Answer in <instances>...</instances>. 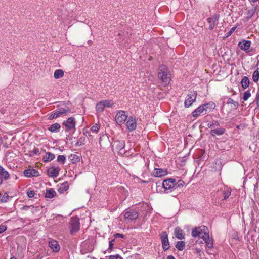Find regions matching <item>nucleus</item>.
I'll return each mask as SVG.
<instances>
[{
  "instance_id": "f257e3e1",
  "label": "nucleus",
  "mask_w": 259,
  "mask_h": 259,
  "mask_svg": "<svg viewBox=\"0 0 259 259\" xmlns=\"http://www.w3.org/2000/svg\"><path fill=\"white\" fill-rule=\"evenodd\" d=\"M158 77L165 83L167 84L170 81L171 75L167 67L165 65H161L158 70Z\"/></svg>"
},
{
  "instance_id": "f03ea898",
  "label": "nucleus",
  "mask_w": 259,
  "mask_h": 259,
  "mask_svg": "<svg viewBox=\"0 0 259 259\" xmlns=\"http://www.w3.org/2000/svg\"><path fill=\"white\" fill-rule=\"evenodd\" d=\"M175 179L173 178H169L166 180H164L162 183V188L163 189V191L159 189L158 190V187H160V185H158V183H157V191H161L164 193H169L172 192L173 190H175Z\"/></svg>"
},
{
  "instance_id": "7ed1b4c3",
  "label": "nucleus",
  "mask_w": 259,
  "mask_h": 259,
  "mask_svg": "<svg viewBox=\"0 0 259 259\" xmlns=\"http://www.w3.org/2000/svg\"><path fill=\"white\" fill-rule=\"evenodd\" d=\"M80 224L79 219L77 217H73L70 218L68 228L70 234L74 235L80 229Z\"/></svg>"
},
{
  "instance_id": "20e7f679",
  "label": "nucleus",
  "mask_w": 259,
  "mask_h": 259,
  "mask_svg": "<svg viewBox=\"0 0 259 259\" xmlns=\"http://www.w3.org/2000/svg\"><path fill=\"white\" fill-rule=\"evenodd\" d=\"M62 125L66 132L68 133L69 134H73L76 130L75 118L72 117H69L67 120L63 121Z\"/></svg>"
},
{
  "instance_id": "39448f33",
  "label": "nucleus",
  "mask_w": 259,
  "mask_h": 259,
  "mask_svg": "<svg viewBox=\"0 0 259 259\" xmlns=\"http://www.w3.org/2000/svg\"><path fill=\"white\" fill-rule=\"evenodd\" d=\"M208 234V229L205 226H202L195 227L193 229L192 231V236L194 237H199L202 239H206L205 237Z\"/></svg>"
},
{
  "instance_id": "423d86ee",
  "label": "nucleus",
  "mask_w": 259,
  "mask_h": 259,
  "mask_svg": "<svg viewBox=\"0 0 259 259\" xmlns=\"http://www.w3.org/2000/svg\"><path fill=\"white\" fill-rule=\"evenodd\" d=\"M197 97V92L195 91H192L186 96L185 102L184 106L185 108L190 107L193 103L195 102Z\"/></svg>"
},
{
  "instance_id": "0eeeda50",
  "label": "nucleus",
  "mask_w": 259,
  "mask_h": 259,
  "mask_svg": "<svg viewBox=\"0 0 259 259\" xmlns=\"http://www.w3.org/2000/svg\"><path fill=\"white\" fill-rule=\"evenodd\" d=\"M160 240L162 248L164 251H166L169 248V242L168 239V234L165 231H163L160 234Z\"/></svg>"
},
{
  "instance_id": "6e6552de",
  "label": "nucleus",
  "mask_w": 259,
  "mask_h": 259,
  "mask_svg": "<svg viewBox=\"0 0 259 259\" xmlns=\"http://www.w3.org/2000/svg\"><path fill=\"white\" fill-rule=\"evenodd\" d=\"M219 16L215 14L207 19V21L209 24V29L213 30L219 23Z\"/></svg>"
},
{
  "instance_id": "1a4fd4ad",
  "label": "nucleus",
  "mask_w": 259,
  "mask_h": 259,
  "mask_svg": "<svg viewBox=\"0 0 259 259\" xmlns=\"http://www.w3.org/2000/svg\"><path fill=\"white\" fill-rule=\"evenodd\" d=\"M127 118L125 114V112L122 110L118 111L115 116V120L118 125H121L123 123Z\"/></svg>"
},
{
  "instance_id": "9d476101",
  "label": "nucleus",
  "mask_w": 259,
  "mask_h": 259,
  "mask_svg": "<svg viewBox=\"0 0 259 259\" xmlns=\"http://www.w3.org/2000/svg\"><path fill=\"white\" fill-rule=\"evenodd\" d=\"M124 218L126 220L130 221L136 220L138 217L139 214L136 210H130L126 211L124 214Z\"/></svg>"
},
{
  "instance_id": "9b49d317",
  "label": "nucleus",
  "mask_w": 259,
  "mask_h": 259,
  "mask_svg": "<svg viewBox=\"0 0 259 259\" xmlns=\"http://www.w3.org/2000/svg\"><path fill=\"white\" fill-rule=\"evenodd\" d=\"M126 126L127 129L130 131H132L135 130L137 127L136 119L132 116L129 117L126 122Z\"/></svg>"
},
{
  "instance_id": "f8f14e48",
  "label": "nucleus",
  "mask_w": 259,
  "mask_h": 259,
  "mask_svg": "<svg viewBox=\"0 0 259 259\" xmlns=\"http://www.w3.org/2000/svg\"><path fill=\"white\" fill-rule=\"evenodd\" d=\"M207 114L206 110L204 108L203 105H201L196 108L192 113V116L194 118H197L201 114L205 115Z\"/></svg>"
},
{
  "instance_id": "ddd939ff",
  "label": "nucleus",
  "mask_w": 259,
  "mask_h": 259,
  "mask_svg": "<svg viewBox=\"0 0 259 259\" xmlns=\"http://www.w3.org/2000/svg\"><path fill=\"white\" fill-rule=\"evenodd\" d=\"M60 168L59 167H51L48 169L47 174L50 177H56L59 175Z\"/></svg>"
},
{
  "instance_id": "4468645a",
  "label": "nucleus",
  "mask_w": 259,
  "mask_h": 259,
  "mask_svg": "<svg viewBox=\"0 0 259 259\" xmlns=\"http://www.w3.org/2000/svg\"><path fill=\"white\" fill-rule=\"evenodd\" d=\"M49 246L54 252H58L60 249V247L58 242L53 239L49 242Z\"/></svg>"
},
{
  "instance_id": "2eb2a0df",
  "label": "nucleus",
  "mask_w": 259,
  "mask_h": 259,
  "mask_svg": "<svg viewBox=\"0 0 259 259\" xmlns=\"http://www.w3.org/2000/svg\"><path fill=\"white\" fill-rule=\"evenodd\" d=\"M83 248L81 250L82 254L91 252L94 250V247L91 243H85L83 246Z\"/></svg>"
},
{
  "instance_id": "dca6fc26",
  "label": "nucleus",
  "mask_w": 259,
  "mask_h": 259,
  "mask_svg": "<svg viewBox=\"0 0 259 259\" xmlns=\"http://www.w3.org/2000/svg\"><path fill=\"white\" fill-rule=\"evenodd\" d=\"M251 45V41L249 40H244L242 42H239L238 44L239 47L242 50H248Z\"/></svg>"
},
{
  "instance_id": "f3484780",
  "label": "nucleus",
  "mask_w": 259,
  "mask_h": 259,
  "mask_svg": "<svg viewBox=\"0 0 259 259\" xmlns=\"http://www.w3.org/2000/svg\"><path fill=\"white\" fill-rule=\"evenodd\" d=\"M167 171L161 168H155L153 172V176L157 177H161L166 175Z\"/></svg>"
},
{
  "instance_id": "a211bd4d",
  "label": "nucleus",
  "mask_w": 259,
  "mask_h": 259,
  "mask_svg": "<svg viewBox=\"0 0 259 259\" xmlns=\"http://www.w3.org/2000/svg\"><path fill=\"white\" fill-rule=\"evenodd\" d=\"M202 105L205 109V110H206L207 113L211 112L215 107V103L213 102H210L209 103L204 104Z\"/></svg>"
},
{
  "instance_id": "6ab92c4d",
  "label": "nucleus",
  "mask_w": 259,
  "mask_h": 259,
  "mask_svg": "<svg viewBox=\"0 0 259 259\" xmlns=\"http://www.w3.org/2000/svg\"><path fill=\"white\" fill-rule=\"evenodd\" d=\"M24 175L27 177H36L39 176V172L38 171L32 169H26L24 171Z\"/></svg>"
},
{
  "instance_id": "aec40b11",
  "label": "nucleus",
  "mask_w": 259,
  "mask_h": 259,
  "mask_svg": "<svg viewBox=\"0 0 259 259\" xmlns=\"http://www.w3.org/2000/svg\"><path fill=\"white\" fill-rule=\"evenodd\" d=\"M225 129L224 128L220 127L217 129H212L210 131V134L212 136H215L216 135L221 136L225 133Z\"/></svg>"
},
{
  "instance_id": "412c9836",
  "label": "nucleus",
  "mask_w": 259,
  "mask_h": 259,
  "mask_svg": "<svg viewBox=\"0 0 259 259\" xmlns=\"http://www.w3.org/2000/svg\"><path fill=\"white\" fill-rule=\"evenodd\" d=\"M55 158V156L54 154L47 152H46L45 155L43 157V161L47 162L53 160Z\"/></svg>"
},
{
  "instance_id": "4be33fe9",
  "label": "nucleus",
  "mask_w": 259,
  "mask_h": 259,
  "mask_svg": "<svg viewBox=\"0 0 259 259\" xmlns=\"http://www.w3.org/2000/svg\"><path fill=\"white\" fill-rule=\"evenodd\" d=\"M175 233L176 237L179 239H184L185 236L183 234V230L179 227H176L175 229Z\"/></svg>"
},
{
  "instance_id": "5701e85b",
  "label": "nucleus",
  "mask_w": 259,
  "mask_h": 259,
  "mask_svg": "<svg viewBox=\"0 0 259 259\" xmlns=\"http://www.w3.org/2000/svg\"><path fill=\"white\" fill-rule=\"evenodd\" d=\"M9 174L0 165V178L2 180L3 179L7 180L9 178Z\"/></svg>"
},
{
  "instance_id": "b1692460",
  "label": "nucleus",
  "mask_w": 259,
  "mask_h": 259,
  "mask_svg": "<svg viewBox=\"0 0 259 259\" xmlns=\"http://www.w3.org/2000/svg\"><path fill=\"white\" fill-rule=\"evenodd\" d=\"M221 192L223 196V200H226L231 195V189L230 188H226L224 190H221Z\"/></svg>"
},
{
  "instance_id": "393cba45",
  "label": "nucleus",
  "mask_w": 259,
  "mask_h": 259,
  "mask_svg": "<svg viewBox=\"0 0 259 259\" xmlns=\"http://www.w3.org/2000/svg\"><path fill=\"white\" fill-rule=\"evenodd\" d=\"M206 239H203V241L206 244V247L208 248H212L213 247V239L210 238L209 234L205 237Z\"/></svg>"
},
{
  "instance_id": "a878e982",
  "label": "nucleus",
  "mask_w": 259,
  "mask_h": 259,
  "mask_svg": "<svg viewBox=\"0 0 259 259\" xmlns=\"http://www.w3.org/2000/svg\"><path fill=\"white\" fill-rule=\"evenodd\" d=\"M61 128L60 125L58 123H55L52 124L49 128L48 130L52 133H56L59 131Z\"/></svg>"
},
{
  "instance_id": "bb28decb",
  "label": "nucleus",
  "mask_w": 259,
  "mask_h": 259,
  "mask_svg": "<svg viewBox=\"0 0 259 259\" xmlns=\"http://www.w3.org/2000/svg\"><path fill=\"white\" fill-rule=\"evenodd\" d=\"M249 83L250 80L248 77L247 76H244L241 81L242 87L244 89H245L248 87Z\"/></svg>"
},
{
  "instance_id": "cd10ccee",
  "label": "nucleus",
  "mask_w": 259,
  "mask_h": 259,
  "mask_svg": "<svg viewBox=\"0 0 259 259\" xmlns=\"http://www.w3.org/2000/svg\"><path fill=\"white\" fill-rule=\"evenodd\" d=\"M56 195V193L53 188L47 190L45 197L48 198H52Z\"/></svg>"
},
{
  "instance_id": "c85d7f7f",
  "label": "nucleus",
  "mask_w": 259,
  "mask_h": 259,
  "mask_svg": "<svg viewBox=\"0 0 259 259\" xmlns=\"http://www.w3.org/2000/svg\"><path fill=\"white\" fill-rule=\"evenodd\" d=\"M68 159L72 163H76L80 161V157L74 154L70 155Z\"/></svg>"
},
{
  "instance_id": "c756f323",
  "label": "nucleus",
  "mask_w": 259,
  "mask_h": 259,
  "mask_svg": "<svg viewBox=\"0 0 259 259\" xmlns=\"http://www.w3.org/2000/svg\"><path fill=\"white\" fill-rule=\"evenodd\" d=\"M105 108L104 105L102 101L98 102L96 106V109L98 112H102Z\"/></svg>"
},
{
  "instance_id": "7c9ffc66",
  "label": "nucleus",
  "mask_w": 259,
  "mask_h": 259,
  "mask_svg": "<svg viewBox=\"0 0 259 259\" xmlns=\"http://www.w3.org/2000/svg\"><path fill=\"white\" fill-rule=\"evenodd\" d=\"M64 72L61 69L56 70L54 73V77L56 79H59L63 76Z\"/></svg>"
},
{
  "instance_id": "2f4dec72",
  "label": "nucleus",
  "mask_w": 259,
  "mask_h": 259,
  "mask_svg": "<svg viewBox=\"0 0 259 259\" xmlns=\"http://www.w3.org/2000/svg\"><path fill=\"white\" fill-rule=\"evenodd\" d=\"M104 107L108 108H113L115 106L114 103L111 100H102Z\"/></svg>"
},
{
  "instance_id": "473e14b6",
  "label": "nucleus",
  "mask_w": 259,
  "mask_h": 259,
  "mask_svg": "<svg viewBox=\"0 0 259 259\" xmlns=\"http://www.w3.org/2000/svg\"><path fill=\"white\" fill-rule=\"evenodd\" d=\"M252 79L253 81L257 83L259 80V68L257 69L253 72L252 75Z\"/></svg>"
},
{
  "instance_id": "72a5a7b5",
  "label": "nucleus",
  "mask_w": 259,
  "mask_h": 259,
  "mask_svg": "<svg viewBox=\"0 0 259 259\" xmlns=\"http://www.w3.org/2000/svg\"><path fill=\"white\" fill-rule=\"evenodd\" d=\"M185 246V242L183 241H178L176 245V248L179 251H182Z\"/></svg>"
},
{
  "instance_id": "f704fd0d",
  "label": "nucleus",
  "mask_w": 259,
  "mask_h": 259,
  "mask_svg": "<svg viewBox=\"0 0 259 259\" xmlns=\"http://www.w3.org/2000/svg\"><path fill=\"white\" fill-rule=\"evenodd\" d=\"M207 126L209 128H211L214 129L215 127H218L220 126V123L218 121L213 120L212 121L208 123Z\"/></svg>"
},
{
  "instance_id": "c9c22d12",
  "label": "nucleus",
  "mask_w": 259,
  "mask_h": 259,
  "mask_svg": "<svg viewBox=\"0 0 259 259\" xmlns=\"http://www.w3.org/2000/svg\"><path fill=\"white\" fill-rule=\"evenodd\" d=\"M115 143L116 144V148L119 150L123 149L125 147V142L124 141H117Z\"/></svg>"
},
{
  "instance_id": "e433bc0d",
  "label": "nucleus",
  "mask_w": 259,
  "mask_h": 259,
  "mask_svg": "<svg viewBox=\"0 0 259 259\" xmlns=\"http://www.w3.org/2000/svg\"><path fill=\"white\" fill-rule=\"evenodd\" d=\"M185 183L184 181L182 180H179L178 181L176 182L175 180V190L177 189L178 188H180L183 187Z\"/></svg>"
},
{
  "instance_id": "4c0bfd02",
  "label": "nucleus",
  "mask_w": 259,
  "mask_h": 259,
  "mask_svg": "<svg viewBox=\"0 0 259 259\" xmlns=\"http://www.w3.org/2000/svg\"><path fill=\"white\" fill-rule=\"evenodd\" d=\"M60 116H61V115H60L59 112H58V111H55L53 113H52V114L49 115L48 119L49 120H52L54 118H56Z\"/></svg>"
},
{
  "instance_id": "58836bf2",
  "label": "nucleus",
  "mask_w": 259,
  "mask_h": 259,
  "mask_svg": "<svg viewBox=\"0 0 259 259\" xmlns=\"http://www.w3.org/2000/svg\"><path fill=\"white\" fill-rule=\"evenodd\" d=\"M68 188H69V185H68V184H67V183L65 184H62L61 186L59 188V191L60 192L62 193L65 191L67 190L68 189Z\"/></svg>"
},
{
  "instance_id": "ea45409f",
  "label": "nucleus",
  "mask_w": 259,
  "mask_h": 259,
  "mask_svg": "<svg viewBox=\"0 0 259 259\" xmlns=\"http://www.w3.org/2000/svg\"><path fill=\"white\" fill-rule=\"evenodd\" d=\"M57 160L59 163L63 164L65 163L66 157L64 155H59L57 157Z\"/></svg>"
},
{
  "instance_id": "a19ab883",
  "label": "nucleus",
  "mask_w": 259,
  "mask_h": 259,
  "mask_svg": "<svg viewBox=\"0 0 259 259\" xmlns=\"http://www.w3.org/2000/svg\"><path fill=\"white\" fill-rule=\"evenodd\" d=\"M100 128V125L99 124L96 123L91 128L92 132L97 133Z\"/></svg>"
},
{
  "instance_id": "79ce46f5",
  "label": "nucleus",
  "mask_w": 259,
  "mask_h": 259,
  "mask_svg": "<svg viewBox=\"0 0 259 259\" xmlns=\"http://www.w3.org/2000/svg\"><path fill=\"white\" fill-rule=\"evenodd\" d=\"M227 104H233L235 107H237L238 106V103L237 102L234 101V100L231 98H229L227 102Z\"/></svg>"
},
{
  "instance_id": "37998d69",
  "label": "nucleus",
  "mask_w": 259,
  "mask_h": 259,
  "mask_svg": "<svg viewBox=\"0 0 259 259\" xmlns=\"http://www.w3.org/2000/svg\"><path fill=\"white\" fill-rule=\"evenodd\" d=\"M251 96V93L249 90H247L244 92L243 99L244 101H246Z\"/></svg>"
},
{
  "instance_id": "c03bdc74",
  "label": "nucleus",
  "mask_w": 259,
  "mask_h": 259,
  "mask_svg": "<svg viewBox=\"0 0 259 259\" xmlns=\"http://www.w3.org/2000/svg\"><path fill=\"white\" fill-rule=\"evenodd\" d=\"M9 198V196L7 193H5L2 196L1 201L3 203H6L8 201Z\"/></svg>"
},
{
  "instance_id": "a18cd8bd",
  "label": "nucleus",
  "mask_w": 259,
  "mask_h": 259,
  "mask_svg": "<svg viewBox=\"0 0 259 259\" xmlns=\"http://www.w3.org/2000/svg\"><path fill=\"white\" fill-rule=\"evenodd\" d=\"M85 139V137L83 138V139L81 137L78 141L76 142L75 144L76 146H81L84 144V143L83 142Z\"/></svg>"
},
{
  "instance_id": "49530a36",
  "label": "nucleus",
  "mask_w": 259,
  "mask_h": 259,
  "mask_svg": "<svg viewBox=\"0 0 259 259\" xmlns=\"http://www.w3.org/2000/svg\"><path fill=\"white\" fill-rule=\"evenodd\" d=\"M35 195V192L33 190H28L27 192V195L29 198H32Z\"/></svg>"
},
{
  "instance_id": "de8ad7c7",
  "label": "nucleus",
  "mask_w": 259,
  "mask_h": 259,
  "mask_svg": "<svg viewBox=\"0 0 259 259\" xmlns=\"http://www.w3.org/2000/svg\"><path fill=\"white\" fill-rule=\"evenodd\" d=\"M70 111V110L69 108L65 109H61L58 112H59L60 115L61 116L63 114H66Z\"/></svg>"
},
{
  "instance_id": "09e8293b",
  "label": "nucleus",
  "mask_w": 259,
  "mask_h": 259,
  "mask_svg": "<svg viewBox=\"0 0 259 259\" xmlns=\"http://www.w3.org/2000/svg\"><path fill=\"white\" fill-rule=\"evenodd\" d=\"M115 241V239L111 240L109 242V249L112 250L113 247L114 242Z\"/></svg>"
},
{
  "instance_id": "8fccbe9b",
  "label": "nucleus",
  "mask_w": 259,
  "mask_h": 259,
  "mask_svg": "<svg viewBox=\"0 0 259 259\" xmlns=\"http://www.w3.org/2000/svg\"><path fill=\"white\" fill-rule=\"evenodd\" d=\"M114 237L115 238H124L125 236L123 234H122L115 233L114 235Z\"/></svg>"
},
{
  "instance_id": "3c124183",
  "label": "nucleus",
  "mask_w": 259,
  "mask_h": 259,
  "mask_svg": "<svg viewBox=\"0 0 259 259\" xmlns=\"http://www.w3.org/2000/svg\"><path fill=\"white\" fill-rule=\"evenodd\" d=\"M32 155H37L39 153V149L35 148L30 152Z\"/></svg>"
},
{
  "instance_id": "603ef678",
  "label": "nucleus",
  "mask_w": 259,
  "mask_h": 259,
  "mask_svg": "<svg viewBox=\"0 0 259 259\" xmlns=\"http://www.w3.org/2000/svg\"><path fill=\"white\" fill-rule=\"evenodd\" d=\"M236 28V27H233L231 28V29L230 30V31L227 33L226 36L228 37V36H230L232 34V33L235 31Z\"/></svg>"
},
{
  "instance_id": "864d4df0",
  "label": "nucleus",
  "mask_w": 259,
  "mask_h": 259,
  "mask_svg": "<svg viewBox=\"0 0 259 259\" xmlns=\"http://www.w3.org/2000/svg\"><path fill=\"white\" fill-rule=\"evenodd\" d=\"M7 229V226L4 225H0V233L4 232Z\"/></svg>"
},
{
  "instance_id": "5fc2aeb1",
  "label": "nucleus",
  "mask_w": 259,
  "mask_h": 259,
  "mask_svg": "<svg viewBox=\"0 0 259 259\" xmlns=\"http://www.w3.org/2000/svg\"><path fill=\"white\" fill-rule=\"evenodd\" d=\"M255 101L257 106L259 107V90L257 91L256 93Z\"/></svg>"
},
{
  "instance_id": "6e6d98bb",
  "label": "nucleus",
  "mask_w": 259,
  "mask_h": 259,
  "mask_svg": "<svg viewBox=\"0 0 259 259\" xmlns=\"http://www.w3.org/2000/svg\"><path fill=\"white\" fill-rule=\"evenodd\" d=\"M109 259H121V257L119 255H110Z\"/></svg>"
},
{
  "instance_id": "4d7b16f0",
  "label": "nucleus",
  "mask_w": 259,
  "mask_h": 259,
  "mask_svg": "<svg viewBox=\"0 0 259 259\" xmlns=\"http://www.w3.org/2000/svg\"><path fill=\"white\" fill-rule=\"evenodd\" d=\"M31 207H33V206L32 205H31V206H28V205H24L23 206V207L22 208V210H25V211H27Z\"/></svg>"
},
{
  "instance_id": "13d9d810",
  "label": "nucleus",
  "mask_w": 259,
  "mask_h": 259,
  "mask_svg": "<svg viewBox=\"0 0 259 259\" xmlns=\"http://www.w3.org/2000/svg\"><path fill=\"white\" fill-rule=\"evenodd\" d=\"M167 259H176V258H175V257H174L173 255H168V256H167Z\"/></svg>"
},
{
  "instance_id": "bf43d9fd",
  "label": "nucleus",
  "mask_w": 259,
  "mask_h": 259,
  "mask_svg": "<svg viewBox=\"0 0 259 259\" xmlns=\"http://www.w3.org/2000/svg\"><path fill=\"white\" fill-rule=\"evenodd\" d=\"M195 250L197 253H200L201 252V250L198 248H196Z\"/></svg>"
},
{
  "instance_id": "052dcab7",
  "label": "nucleus",
  "mask_w": 259,
  "mask_h": 259,
  "mask_svg": "<svg viewBox=\"0 0 259 259\" xmlns=\"http://www.w3.org/2000/svg\"><path fill=\"white\" fill-rule=\"evenodd\" d=\"M252 2L253 3H255V2H257V1H258L259 0H251Z\"/></svg>"
},
{
  "instance_id": "680f3d73",
  "label": "nucleus",
  "mask_w": 259,
  "mask_h": 259,
  "mask_svg": "<svg viewBox=\"0 0 259 259\" xmlns=\"http://www.w3.org/2000/svg\"><path fill=\"white\" fill-rule=\"evenodd\" d=\"M2 183H3V180L0 178V185H1L2 184Z\"/></svg>"
},
{
  "instance_id": "e2e57ef3",
  "label": "nucleus",
  "mask_w": 259,
  "mask_h": 259,
  "mask_svg": "<svg viewBox=\"0 0 259 259\" xmlns=\"http://www.w3.org/2000/svg\"><path fill=\"white\" fill-rule=\"evenodd\" d=\"M2 142V138L0 137V144H1Z\"/></svg>"
},
{
  "instance_id": "0e129e2a",
  "label": "nucleus",
  "mask_w": 259,
  "mask_h": 259,
  "mask_svg": "<svg viewBox=\"0 0 259 259\" xmlns=\"http://www.w3.org/2000/svg\"><path fill=\"white\" fill-rule=\"evenodd\" d=\"M10 259H16V257H11Z\"/></svg>"
}]
</instances>
